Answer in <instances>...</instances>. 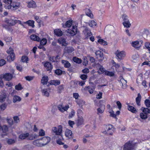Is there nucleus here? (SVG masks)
Returning a JSON list of instances; mask_svg holds the SVG:
<instances>
[{"label": "nucleus", "instance_id": "1", "mask_svg": "<svg viewBox=\"0 0 150 150\" xmlns=\"http://www.w3.org/2000/svg\"><path fill=\"white\" fill-rule=\"evenodd\" d=\"M52 132L55 134V136L53 137L54 139H56L57 143L59 145H63L64 143L62 142L63 140L62 135V127L61 125L58 126V128L56 127H53L52 129Z\"/></svg>", "mask_w": 150, "mask_h": 150}, {"label": "nucleus", "instance_id": "2", "mask_svg": "<svg viewBox=\"0 0 150 150\" xmlns=\"http://www.w3.org/2000/svg\"><path fill=\"white\" fill-rule=\"evenodd\" d=\"M7 52L8 54L7 57V59L9 61L14 60L15 57V55L13 52V50L10 47L7 51Z\"/></svg>", "mask_w": 150, "mask_h": 150}, {"label": "nucleus", "instance_id": "3", "mask_svg": "<svg viewBox=\"0 0 150 150\" xmlns=\"http://www.w3.org/2000/svg\"><path fill=\"white\" fill-rule=\"evenodd\" d=\"M20 3L16 1H12L10 5H9L7 7L8 9L16 10L20 6Z\"/></svg>", "mask_w": 150, "mask_h": 150}, {"label": "nucleus", "instance_id": "4", "mask_svg": "<svg viewBox=\"0 0 150 150\" xmlns=\"http://www.w3.org/2000/svg\"><path fill=\"white\" fill-rule=\"evenodd\" d=\"M113 126L111 125L105 126L104 128H106V129L104 131H103L102 132L105 134L112 135L113 131L112 129L113 128Z\"/></svg>", "mask_w": 150, "mask_h": 150}, {"label": "nucleus", "instance_id": "5", "mask_svg": "<svg viewBox=\"0 0 150 150\" xmlns=\"http://www.w3.org/2000/svg\"><path fill=\"white\" fill-rule=\"evenodd\" d=\"M115 54L118 59H122L125 56V52L123 51H120L117 50L115 53Z\"/></svg>", "mask_w": 150, "mask_h": 150}, {"label": "nucleus", "instance_id": "6", "mask_svg": "<svg viewBox=\"0 0 150 150\" xmlns=\"http://www.w3.org/2000/svg\"><path fill=\"white\" fill-rule=\"evenodd\" d=\"M132 143L129 141L125 144L124 145L123 150H133L135 148V146Z\"/></svg>", "mask_w": 150, "mask_h": 150}, {"label": "nucleus", "instance_id": "7", "mask_svg": "<svg viewBox=\"0 0 150 150\" xmlns=\"http://www.w3.org/2000/svg\"><path fill=\"white\" fill-rule=\"evenodd\" d=\"M60 59V56L57 55L56 57L52 56L50 57L49 59L50 61L52 62L58 63L59 62Z\"/></svg>", "mask_w": 150, "mask_h": 150}, {"label": "nucleus", "instance_id": "8", "mask_svg": "<svg viewBox=\"0 0 150 150\" xmlns=\"http://www.w3.org/2000/svg\"><path fill=\"white\" fill-rule=\"evenodd\" d=\"M42 146H43L48 144L50 141V138L48 137H44L41 139Z\"/></svg>", "mask_w": 150, "mask_h": 150}, {"label": "nucleus", "instance_id": "9", "mask_svg": "<svg viewBox=\"0 0 150 150\" xmlns=\"http://www.w3.org/2000/svg\"><path fill=\"white\" fill-rule=\"evenodd\" d=\"M77 32V28L76 26H73L72 29L68 30L67 32L71 34L72 36L75 35Z\"/></svg>", "mask_w": 150, "mask_h": 150}, {"label": "nucleus", "instance_id": "10", "mask_svg": "<svg viewBox=\"0 0 150 150\" xmlns=\"http://www.w3.org/2000/svg\"><path fill=\"white\" fill-rule=\"evenodd\" d=\"M96 54L98 59L101 60L103 59V54L102 52L100 50L97 51L96 52Z\"/></svg>", "mask_w": 150, "mask_h": 150}, {"label": "nucleus", "instance_id": "11", "mask_svg": "<svg viewBox=\"0 0 150 150\" xmlns=\"http://www.w3.org/2000/svg\"><path fill=\"white\" fill-rule=\"evenodd\" d=\"M83 119L82 116L78 117V119L75 121L76 124L78 127L82 125L83 124Z\"/></svg>", "mask_w": 150, "mask_h": 150}, {"label": "nucleus", "instance_id": "12", "mask_svg": "<svg viewBox=\"0 0 150 150\" xmlns=\"http://www.w3.org/2000/svg\"><path fill=\"white\" fill-rule=\"evenodd\" d=\"M13 18V17H12L11 18L6 21V22L9 25L13 26L15 25L16 19L15 18Z\"/></svg>", "mask_w": 150, "mask_h": 150}, {"label": "nucleus", "instance_id": "13", "mask_svg": "<svg viewBox=\"0 0 150 150\" xmlns=\"http://www.w3.org/2000/svg\"><path fill=\"white\" fill-rule=\"evenodd\" d=\"M84 34L87 36L91 35L92 34L91 30L87 27H85V29L83 31Z\"/></svg>", "mask_w": 150, "mask_h": 150}, {"label": "nucleus", "instance_id": "14", "mask_svg": "<svg viewBox=\"0 0 150 150\" xmlns=\"http://www.w3.org/2000/svg\"><path fill=\"white\" fill-rule=\"evenodd\" d=\"M119 82L120 86L123 88L125 89L126 88L127 82L124 79H121Z\"/></svg>", "mask_w": 150, "mask_h": 150}, {"label": "nucleus", "instance_id": "15", "mask_svg": "<svg viewBox=\"0 0 150 150\" xmlns=\"http://www.w3.org/2000/svg\"><path fill=\"white\" fill-rule=\"evenodd\" d=\"M65 136L69 139L73 137V135L71 130L67 129L65 132Z\"/></svg>", "mask_w": 150, "mask_h": 150}, {"label": "nucleus", "instance_id": "16", "mask_svg": "<svg viewBox=\"0 0 150 150\" xmlns=\"http://www.w3.org/2000/svg\"><path fill=\"white\" fill-rule=\"evenodd\" d=\"M58 42L60 44H61L62 46H66L67 45V44L66 42L65 39L63 38H60L58 40Z\"/></svg>", "mask_w": 150, "mask_h": 150}, {"label": "nucleus", "instance_id": "17", "mask_svg": "<svg viewBox=\"0 0 150 150\" xmlns=\"http://www.w3.org/2000/svg\"><path fill=\"white\" fill-rule=\"evenodd\" d=\"M6 94L5 91H2L0 95V102H3L5 100Z\"/></svg>", "mask_w": 150, "mask_h": 150}, {"label": "nucleus", "instance_id": "18", "mask_svg": "<svg viewBox=\"0 0 150 150\" xmlns=\"http://www.w3.org/2000/svg\"><path fill=\"white\" fill-rule=\"evenodd\" d=\"M62 63L65 68H69L71 67V64L67 60H62Z\"/></svg>", "mask_w": 150, "mask_h": 150}, {"label": "nucleus", "instance_id": "19", "mask_svg": "<svg viewBox=\"0 0 150 150\" xmlns=\"http://www.w3.org/2000/svg\"><path fill=\"white\" fill-rule=\"evenodd\" d=\"M27 6L29 8H35L37 7V5L34 1H31L28 3Z\"/></svg>", "mask_w": 150, "mask_h": 150}, {"label": "nucleus", "instance_id": "20", "mask_svg": "<svg viewBox=\"0 0 150 150\" xmlns=\"http://www.w3.org/2000/svg\"><path fill=\"white\" fill-rule=\"evenodd\" d=\"M41 91L42 93V95L47 97L49 96V93L47 88L42 89Z\"/></svg>", "mask_w": 150, "mask_h": 150}, {"label": "nucleus", "instance_id": "21", "mask_svg": "<svg viewBox=\"0 0 150 150\" xmlns=\"http://www.w3.org/2000/svg\"><path fill=\"white\" fill-rule=\"evenodd\" d=\"M13 75L11 74L7 73L4 75L3 78L7 81H9L12 78Z\"/></svg>", "mask_w": 150, "mask_h": 150}, {"label": "nucleus", "instance_id": "22", "mask_svg": "<svg viewBox=\"0 0 150 150\" xmlns=\"http://www.w3.org/2000/svg\"><path fill=\"white\" fill-rule=\"evenodd\" d=\"M44 66L46 68L47 71L51 70L53 68V66L49 62H46L44 64Z\"/></svg>", "mask_w": 150, "mask_h": 150}, {"label": "nucleus", "instance_id": "23", "mask_svg": "<svg viewBox=\"0 0 150 150\" xmlns=\"http://www.w3.org/2000/svg\"><path fill=\"white\" fill-rule=\"evenodd\" d=\"M31 39L33 40L37 41L38 42L40 41V39L39 37L35 34L32 35L30 36Z\"/></svg>", "mask_w": 150, "mask_h": 150}, {"label": "nucleus", "instance_id": "24", "mask_svg": "<svg viewBox=\"0 0 150 150\" xmlns=\"http://www.w3.org/2000/svg\"><path fill=\"white\" fill-rule=\"evenodd\" d=\"M132 47L136 48L137 49H139L140 48V46H139V42L138 41H136L132 42L131 43Z\"/></svg>", "mask_w": 150, "mask_h": 150}, {"label": "nucleus", "instance_id": "25", "mask_svg": "<svg viewBox=\"0 0 150 150\" xmlns=\"http://www.w3.org/2000/svg\"><path fill=\"white\" fill-rule=\"evenodd\" d=\"M86 24H88L91 27H94L97 25V23L94 21H90L86 23Z\"/></svg>", "mask_w": 150, "mask_h": 150}, {"label": "nucleus", "instance_id": "26", "mask_svg": "<svg viewBox=\"0 0 150 150\" xmlns=\"http://www.w3.org/2000/svg\"><path fill=\"white\" fill-rule=\"evenodd\" d=\"M54 34L57 36H60L62 35V31L59 29H56L54 30Z\"/></svg>", "mask_w": 150, "mask_h": 150}, {"label": "nucleus", "instance_id": "27", "mask_svg": "<svg viewBox=\"0 0 150 150\" xmlns=\"http://www.w3.org/2000/svg\"><path fill=\"white\" fill-rule=\"evenodd\" d=\"M105 110V105H103V107H100L97 109V114L99 115L103 113Z\"/></svg>", "mask_w": 150, "mask_h": 150}, {"label": "nucleus", "instance_id": "28", "mask_svg": "<svg viewBox=\"0 0 150 150\" xmlns=\"http://www.w3.org/2000/svg\"><path fill=\"white\" fill-rule=\"evenodd\" d=\"M86 15L90 17L91 18L93 17V15L91 11L89 9H87L86 10Z\"/></svg>", "mask_w": 150, "mask_h": 150}, {"label": "nucleus", "instance_id": "29", "mask_svg": "<svg viewBox=\"0 0 150 150\" xmlns=\"http://www.w3.org/2000/svg\"><path fill=\"white\" fill-rule=\"evenodd\" d=\"M38 136L35 134H29L28 133V136L27 137V139L29 140H33L37 138Z\"/></svg>", "mask_w": 150, "mask_h": 150}, {"label": "nucleus", "instance_id": "30", "mask_svg": "<svg viewBox=\"0 0 150 150\" xmlns=\"http://www.w3.org/2000/svg\"><path fill=\"white\" fill-rule=\"evenodd\" d=\"M48 81V77L47 76H44L42 78L41 83L43 85L47 84Z\"/></svg>", "mask_w": 150, "mask_h": 150}, {"label": "nucleus", "instance_id": "31", "mask_svg": "<svg viewBox=\"0 0 150 150\" xmlns=\"http://www.w3.org/2000/svg\"><path fill=\"white\" fill-rule=\"evenodd\" d=\"M141 99V96L140 93H139L138 94L137 97L136 98V101L137 105H140V101Z\"/></svg>", "mask_w": 150, "mask_h": 150}, {"label": "nucleus", "instance_id": "32", "mask_svg": "<svg viewBox=\"0 0 150 150\" xmlns=\"http://www.w3.org/2000/svg\"><path fill=\"white\" fill-rule=\"evenodd\" d=\"M21 100V97L18 96H14L13 98V102L15 103L16 102H20Z\"/></svg>", "mask_w": 150, "mask_h": 150}, {"label": "nucleus", "instance_id": "33", "mask_svg": "<svg viewBox=\"0 0 150 150\" xmlns=\"http://www.w3.org/2000/svg\"><path fill=\"white\" fill-rule=\"evenodd\" d=\"M28 136V133H23L20 135L19 137L21 139H24L26 138H27V137Z\"/></svg>", "mask_w": 150, "mask_h": 150}, {"label": "nucleus", "instance_id": "34", "mask_svg": "<svg viewBox=\"0 0 150 150\" xmlns=\"http://www.w3.org/2000/svg\"><path fill=\"white\" fill-rule=\"evenodd\" d=\"M34 23L35 22L34 21L30 20H28L25 22L26 24H28V25L30 26H31L32 28H34L35 27Z\"/></svg>", "mask_w": 150, "mask_h": 150}, {"label": "nucleus", "instance_id": "35", "mask_svg": "<svg viewBox=\"0 0 150 150\" xmlns=\"http://www.w3.org/2000/svg\"><path fill=\"white\" fill-rule=\"evenodd\" d=\"M128 109L133 113H135L137 112V110L133 106L131 105L128 106Z\"/></svg>", "mask_w": 150, "mask_h": 150}, {"label": "nucleus", "instance_id": "36", "mask_svg": "<svg viewBox=\"0 0 150 150\" xmlns=\"http://www.w3.org/2000/svg\"><path fill=\"white\" fill-rule=\"evenodd\" d=\"M33 144L34 145L38 146H42V142H40L38 140H36L33 142Z\"/></svg>", "mask_w": 150, "mask_h": 150}, {"label": "nucleus", "instance_id": "37", "mask_svg": "<svg viewBox=\"0 0 150 150\" xmlns=\"http://www.w3.org/2000/svg\"><path fill=\"white\" fill-rule=\"evenodd\" d=\"M123 24L125 27L127 28H129L131 25V24L130 23L129 20L127 21L124 22L123 23Z\"/></svg>", "mask_w": 150, "mask_h": 150}, {"label": "nucleus", "instance_id": "38", "mask_svg": "<svg viewBox=\"0 0 150 150\" xmlns=\"http://www.w3.org/2000/svg\"><path fill=\"white\" fill-rule=\"evenodd\" d=\"M1 131L4 133L7 132L8 131V128L7 125H4L2 126Z\"/></svg>", "mask_w": 150, "mask_h": 150}, {"label": "nucleus", "instance_id": "39", "mask_svg": "<svg viewBox=\"0 0 150 150\" xmlns=\"http://www.w3.org/2000/svg\"><path fill=\"white\" fill-rule=\"evenodd\" d=\"M77 103L80 108H82V106L85 103V102L83 100H79L77 101Z\"/></svg>", "mask_w": 150, "mask_h": 150}, {"label": "nucleus", "instance_id": "40", "mask_svg": "<svg viewBox=\"0 0 150 150\" xmlns=\"http://www.w3.org/2000/svg\"><path fill=\"white\" fill-rule=\"evenodd\" d=\"M73 60L74 62L78 64H80L81 63L82 60L81 59L76 57H73Z\"/></svg>", "mask_w": 150, "mask_h": 150}, {"label": "nucleus", "instance_id": "41", "mask_svg": "<svg viewBox=\"0 0 150 150\" xmlns=\"http://www.w3.org/2000/svg\"><path fill=\"white\" fill-rule=\"evenodd\" d=\"M60 81L59 80H54L51 81L50 83V85H59L60 84Z\"/></svg>", "mask_w": 150, "mask_h": 150}, {"label": "nucleus", "instance_id": "42", "mask_svg": "<svg viewBox=\"0 0 150 150\" xmlns=\"http://www.w3.org/2000/svg\"><path fill=\"white\" fill-rule=\"evenodd\" d=\"M40 43L41 45L43 46L45 45L47 42V40L45 38L42 39L40 41Z\"/></svg>", "mask_w": 150, "mask_h": 150}, {"label": "nucleus", "instance_id": "43", "mask_svg": "<svg viewBox=\"0 0 150 150\" xmlns=\"http://www.w3.org/2000/svg\"><path fill=\"white\" fill-rule=\"evenodd\" d=\"M105 75L110 76H112L114 75V74L113 72L109 71H105Z\"/></svg>", "mask_w": 150, "mask_h": 150}, {"label": "nucleus", "instance_id": "44", "mask_svg": "<svg viewBox=\"0 0 150 150\" xmlns=\"http://www.w3.org/2000/svg\"><path fill=\"white\" fill-rule=\"evenodd\" d=\"M72 24V20H69L65 23V26L67 27H70Z\"/></svg>", "mask_w": 150, "mask_h": 150}, {"label": "nucleus", "instance_id": "45", "mask_svg": "<svg viewBox=\"0 0 150 150\" xmlns=\"http://www.w3.org/2000/svg\"><path fill=\"white\" fill-rule=\"evenodd\" d=\"M98 42L99 43L103 45H107V42L103 39H99L98 40Z\"/></svg>", "mask_w": 150, "mask_h": 150}, {"label": "nucleus", "instance_id": "46", "mask_svg": "<svg viewBox=\"0 0 150 150\" xmlns=\"http://www.w3.org/2000/svg\"><path fill=\"white\" fill-rule=\"evenodd\" d=\"M21 60L22 62H26V63H28V58L27 56H23L22 57Z\"/></svg>", "mask_w": 150, "mask_h": 150}, {"label": "nucleus", "instance_id": "47", "mask_svg": "<svg viewBox=\"0 0 150 150\" xmlns=\"http://www.w3.org/2000/svg\"><path fill=\"white\" fill-rule=\"evenodd\" d=\"M140 116L142 119L144 120H145L147 118V115L143 112L140 113Z\"/></svg>", "mask_w": 150, "mask_h": 150}, {"label": "nucleus", "instance_id": "48", "mask_svg": "<svg viewBox=\"0 0 150 150\" xmlns=\"http://www.w3.org/2000/svg\"><path fill=\"white\" fill-rule=\"evenodd\" d=\"M63 72H65L64 71H62L60 69H57L55 70V73L58 75H61Z\"/></svg>", "mask_w": 150, "mask_h": 150}, {"label": "nucleus", "instance_id": "49", "mask_svg": "<svg viewBox=\"0 0 150 150\" xmlns=\"http://www.w3.org/2000/svg\"><path fill=\"white\" fill-rule=\"evenodd\" d=\"M144 103L146 107H150V100L149 99H146L144 101Z\"/></svg>", "mask_w": 150, "mask_h": 150}, {"label": "nucleus", "instance_id": "50", "mask_svg": "<svg viewBox=\"0 0 150 150\" xmlns=\"http://www.w3.org/2000/svg\"><path fill=\"white\" fill-rule=\"evenodd\" d=\"M15 88L16 90L19 91L22 90L23 88L21 86V85L20 83H19L18 85L15 86Z\"/></svg>", "mask_w": 150, "mask_h": 150}, {"label": "nucleus", "instance_id": "51", "mask_svg": "<svg viewBox=\"0 0 150 150\" xmlns=\"http://www.w3.org/2000/svg\"><path fill=\"white\" fill-rule=\"evenodd\" d=\"M145 46L150 53V42H146L145 43Z\"/></svg>", "mask_w": 150, "mask_h": 150}, {"label": "nucleus", "instance_id": "52", "mask_svg": "<svg viewBox=\"0 0 150 150\" xmlns=\"http://www.w3.org/2000/svg\"><path fill=\"white\" fill-rule=\"evenodd\" d=\"M75 111L74 110H72L71 112L69 113V118H71L73 117L75 114Z\"/></svg>", "mask_w": 150, "mask_h": 150}, {"label": "nucleus", "instance_id": "53", "mask_svg": "<svg viewBox=\"0 0 150 150\" xmlns=\"http://www.w3.org/2000/svg\"><path fill=\"white\" fill-rule=\"evenodd\" d=\"M122 18L124 21V22L127 21L129 20L128 19V17L125 14L123 15L122 16Z\"/></svg>", "mask_w": 150, "mask_h": 150}, {"label": "nucleus", "instance_id": "54", "mask_svg": "<svg viewBox=\"0 0 150 150\" xmlns=\"http://www.w3.org/2000/svg\"><path fill=\"white\" fill-rule=\"evenodd\" d=\"M64 88V85H61L58 87V91L59 93L61 92L63 90Z\"/></svg>", "mask_w": 150, "mask_h": 150}, {"label": "nucleus", "instance_id": "55", "mask_svg": "<svg viewBox=\"0 0 150 150\" xmlns=\"http://www.w3.org/2000/svg\"><path fill=\"white\" fill-rule=\"evenodd\" d=\"M57 108L62 112H63L64 111V107H63L61 105H58Z\"/></svg>", "mask_w": 150, "mask_h": 150}, {"label": "nucleus", "instance_id": "56", "mask_svg": "<svg viewBox=\"0 0 150 150\" xmlns=\"http://www.w3.org/2000/svg\"><path fill=\"white\" fill-rule=\"evenodd\" d=\"M7 105L5 104H2L0 106V109L1 110H4L6 108Z\"/></svg>", "mask_w": 150, "mask_h": 150}, {"label": "nucleus", "instance_id": "57", "mask_svg": "<svg viewBox=\"0 0 150 150\" xmlns=\"http://www.w3.org/2000/svg\"><path fill=\"white\" fill-rule=\"evenodd\" d=\"M146 109L148 108L142 107L141 108V110H142V112H143L144 113L147 114L149 113V112L148 110Z\"/></svg>", "mask_w": 150, "mask_h": 150}, {"label": "nucleus", "instance_id": "58", "mask_svg": "<svg viewBox=\"0 0 150 150\" xmlns=\"http://www.w3.org/2000/svg\"><path fill=\"white\" fill-rule=\"evenodd\" d=\"M7 143L9 144H11L15 142V140L12 139H9L7 141Z\"/></svg>", "mask_w": 150, "mask_h": 150}, {"label": "nucleus", "instance_id": "59", "mask_svg": "<svg viewBox=\"0 0 150 150\" xmlns=\"http://www.w3.org/2000/svg\"><path fill=\"white\" fill-rule=\"evenodd\" d=\"M45 135V132L43 129H41L39 132V135L40 136H42Z\"/></svg>", "mask_w": 150, "mask_h": 150}, {"label": "nucleus", "instance_id": "60", "mask_svg": "<svg viewBox=\"0 0 150 150\" xmlns=\"http://www.w3.org/2000/svg\"><path fill=\"white\" fill-rule=\"evenodd\" d=\"M13 119L14 122L16 123H18L20 121L19 117L17 116H14Z\"/></svg>", "mask_w": 150, "mask_h": 150}, {"label": "nucleus", "instance_id": "61", "mask_svg": "<svg viewBox=\"0 0 150 150\" xmlns=\"http://www.w3.org/2000/svg\"><path fill=\"white\" fill-rule=\"evenodd\" d=\"M98 70V72L100 74H102L105 72V69L103 68V66L101 68L99 69Z\"/></svg>", "mask_w": 150, "mask_h": 150}, {"label": "nucleus", "instance_id": "62", "mask_svg": "<svg viewBox=\"0 0 150 150\" xmlns=\"http://www.w3.org/2000/svg\"><path fill=\"white\" fill-rule=\"evenodd\" d=\"M6 63V61L4 59L0 60V67L4 65Z\"/></svg>", "mask_w": 150, "mask_h": 150}, {"label": "nucleus", "instance_id": "63", "mask_svg": "<svg viewBox=\"0 0 150 150\" xmlns=\"http://www.w3.org/2000/svg\"><path fill=\"white\" fill-rule=\"evenodd\" d=\"M3 1L6 4L9 5H10L12 2V0H3Z\"/></svg>", "mask_w": 150, "mask_h": 150}, {"label": "nucleus", "instance_id": "64", "mask_svg": "<svg viewBox=\"0 0 150 150\" xmlns=\"http://www.w3.org/2000/svg\"><path fill=\"white\" fill-rule=\"evenodd\" d=\"M34 18L38 23H40L41 21L38 16H35L34 17Z\"/></svg>", "mask_w": 150, "mask_h": 150}]
</instances>
